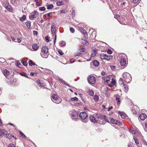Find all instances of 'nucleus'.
I'll use <instances>...</instances> for the list:
<instances>
[{
  "mask_svg": "<svg viewBox=\"0 0 147 147\" xmlns=\"http://www.w3.org/2000/svg\"><path fill=\"white\" fill-rule=\"evenodd\" d=\"M78 100V98L75 97L74 98H71L69 100H66L67 101H68L69 102H70L71 101H77Z\"/></svg>",
  "mask_w": 147,
  "mask_h": 147,
  "instance_id": "nucleus-20",
  "label": "nucleus"
},
{
  "mask_svg": "<svg viewBox=\"0 0 147 147\" xmlns=\"http://www.w3.org/2000/svg\"><path fill=\"white\" fill-rule=\"evenodd\" d=\"M7 132L6 131L3 129H0V136L1 137H2L6 134Z\"/></svg>",
  "mask_w": 147,
  "mask_h": 147,
  "instance_id": "nucleus-10",
  "label": "nucleus"
},
{
  "mask_svg": "<svg viewBox=\"0 0 147 147\" xmlns=\"http://www.w3.org/2000/svg\"><path fill=\"white\" fill-rule=\"evenodd\" d=\"M29 64L30 66H32L35 64V63H33V61L31 60H29Z\"/></svg>",
  "mask_w": 147,
  "mask_h": 147,
  "instance_id": "nucleus-33",
  "label": "nucleus"
},
{
  "mask_svg": "<svg viewBox=\"0 0 147 147\" xmlns=\"http://www.w3.org/2000/svg\"><path fill=\"white\" fill-rule=\"evenodd\" d=\"M48 52V47H42V48L41 52L44 53H47Z\"/></svg>",
  "mask_w": 147,
  "mask_h": 147,
  "instance_id": "nucleus-13",
  "label": "nucleus"
},
{
  "mask_svg": "<svg viewBox=\"0 0 147 147\" xmlns=\"http://www.w3.org/2000/svg\"><path fill=\"white\" fill-rule=\"evenodd\" d=\"M121 56L123 57V58H121L120 60V64L121 66H124L126 64V61L125 60L126 56L124 54H121Z\"/></svg>",
  "mask_w": 147,
  "mask_h": 147,
  "instance_id": "nucleus-4",
  "label": "nucleus"
},
{
  "mask_svg": "<svg viewBox=\"0 0 147 147\" xmlns=\"http://www.w3.org/2000/svg\"><path fill=\"white\" fill-rule=\"evenodd\" d=\"M110 121L111 123L113 124H116L117 125H119L120 124V122L119 121L115 120L113 119H111Z\"/></svg>",
  "mask_w": 147,
  "mask_h": 147,
  "instance_id": "nucleus-11",
  "label": "nucleus"
},
{
  "mask_svg": "<svg viewBox=\"0 0 147 147\" xmlns=\"http://www.w3.org/2000/svg\"><path fill=\"white\" fill-rule=\"evenodd\" d=\"M112 108H113V107H109L108 109V111H110V110L112 109Z\"/></svg>",
  "mask_w": 147,
  "mask_h": 147,
  "instance_id": "nucleus-64",
  "label": "nucleus"
},
{
  "mask_svg": "<svg viewBox=\"0 0 147 147\" xmlns=\"http://www.w3.org/2000/svg\"><path fill=\"white\" fill-rule=\"evenodd\" d=\"M22 63L25 66H26L28 64L27 62L26 61H23L22 62Z\"/></svg>",
  "mask_w": 147,
  "mask_h": 147,
  "instance_id": "nucleus-48",
  "label": "nucleus"
},
{
  "mask_svg": "<svg viewBox=\"0 0 147 147\" xmlns=\"http://www.w3.org/2000/svg\"><path fill=\"white\" fill-rule=\"evenodd\" d=\"M131 133L132 134H136V133H137V132H136V131H134H134L132 130L131 131Z\"/></svg>",
  "mask_w": 147,
  "mask_h": 147,
  "instance_id": "nucleus-62",
  "label": "nucleus"
},
{
  "mask_svg": "<svg viewBox=\"0 0 147 147\" xmlns=\"http://www.w3.org/2000/svg\"><path fill=\"white\" fill-rule=\"evenodd\" d=\"M36 5L38 6H40L41 5V4L38 1L36 2Z\"/></svg>",
  "mask_w": 147,
  "mask_h": 147,
  "instance_id": "nucleus-50",
  "label": "nucleus"
},
{
  "mask_svg": "<svg viewBox=\"0 0 147 147\" xmlns=\"http://www.w3.org/2000/svg\"><path fill=\"white\" fill-rule=\"evenodd\" d=\"M109 78L108 76L106 77H103V79L104 80V81L105 82H107V81H109V80L108 79V78Z\"/></svg>",
  "mask_w": 147,
  "mask_h": 147,
  "instance_id": "nucleus-37",
  "label": "nucleus"
},
{
  "mask_svg": "<svg viewBox=\"0 0 147 147\" xmlns=\"http://www.w3.org/2000/svg\"><path fill=\"white\" fill-rule=\"evenodd\" d=\"M26 25L28 28L30 29L31 27V22L28 21L26 22Z\"/></svg>",
  "mask_w": 147,
  "mask_h": 147,
  "instance_id": "nucleus-24",
  "label": "nucleus"
},
{
  "mask_svg": "<svg viewBox=\"0 0 147 147\" xmlns=\"http://www.w3.org/2000/svg\"><path fill=\"white\" fill-rule=\"evenodd\" d=\"M8 147H16L13 144H10L9 146Z\"/></svg>",
  "mask_w": 147,
  "mask_h": 147,
  "instance_id": "nucleus-51",
  "label": "nucleus"
},
{
  "mask_svg": "<svg viewBox=\"0 0 147 147\" xmlns=\"http://www.w3.org/2000/svg\"><path fill=\"white\" fill-rule=\"evenodd\" d=\"M82 32L83 34L85 33V32H86V30L84 29H82Z\"/></svg>",
  "mask_w": 147,
  "mask_h": 147,
  "instance_id": "nucleus-59",
  "label": "nucleus"
},
{
  "mask_svg": "<svg viewBox=\"0 0 147 147\" xmlns=\"http://www.w3.org/2000/svg\"><path fill=\"white\" fill-rule=\"evenodd\" d=\"M5 135H6V137L8 139H9L11 137V135L10 134H7V133L6 134H5Z\"/></svg>",
  "mask_w": 147,
  "mask_h": 147,
  "instance_id": "nucleus-41",
  "label": "nucleus"
},
{
  "mask_svg": "<svg viewBox=\"0 0 147 147\" xmlns=\"http://www.w3.org/2000/svg\"><path fill=\"white\" fill-rule=\"evenodd\" d=\"M15 63L16 65V66L19 67H21V64L19 61H16L15 62Z\"/></svg>",
  "mask_w": 147,
  "mask_h": 147,
  "instance_id": "nucleus-26",
  "label": "nucleus"
},
{
  "mask_svg": "<svg viewBox=\"0 0 147 147\" xmlns=\"http://www.w3.org/2000/svg\"><path fill=\"white\" fill-rule=\"evenodd\" d=\"M138 0H133V2L134 3H135L138 2Z\"/></svg>",
  "mask_w": 147,
  "mask_h": 147,
  "instance_id": "nucleus-61",
  "label": "nucleus"
},
{
  "mask_svg": "<svg viewBox=\"0 0 147 147\" xmlns=\"http://www.w3.org/2000/svg\"><path fill=\"white\" fill-rule=\"evenodd\" d=\"M111 67L112 69H114L116 67L115 66H111Z\"/></svg>",
  "mask_w": 147,
  "mask_h": 147,
  "instance_id": "nucleus-63",
  "label": "nucleus"
},
{
  "mask_svg": "<svg viewBox=\"0 0 147 147\" xmlns=\"http://www.w3.org/2000/svg\"><path fill=\"white\" fill-rule=\"evenodd\" d=\"M93 99L95 101L97 102L98 100V96L97 95H94V97Z\"/></svg>",
  "mask_w": 147,
  "mask_h": 147,
  "instance_id": "nucleus-28",
  "label": "nucleus"
},
{
  "mask_svg": "<svg viewBox=\"0 0 147 147\" xmlns=\"http://www.w3.org/2000/svg\"><path fill=\"white\" fill-rule=\"evenodd\" d=\"M79 116L81 119L84 120L82 121L83 122L86 123L87 122V120L86 119L88 115L86 112H83L80 113L79 114Z\"/></svg>",
  "mask_w": 147,
  "mask_h": 147,
  "instance_id": "nucleus-3",
  "label": "nucleus"
},
{
  "mask_svg": "<svg viewBox=\"0 0 147 147\" xmlns=\"http://www.w3.org/2000/svg\"><path fill=\"white\" fill-rule=\"evenodd\" d=\"M70 30L72 33H74L75 32L74 29L72 27L70 28Z\"/></svg>",
  "mask_w": 147,
  "mask_h": 147,
  "instance_id": "nucleus-42",
  "label": "nucleus"
},
{
  "mask_svg": "<svg viewBox=\"0 0 147 147\" xmlns=\"http://www.w3.org/2000/svg\"><path fill=\"white\" fill-rule=\"evenodd\" d=\"M123 87L124 88V91L126 92L128 90V86L126 84H125L123 85Z\"/></svg>",
  "mask_w": 147,
  "mask_h": 147,
  "instance_id": "nucleus-32",
  "label": "nucleus"
},
{
  "mask_svg": "<svg viewBox=\"0 0 147 147\" xmlns=\"http://www.w3.org/2000/svg\"><path fill=\"white\" fill-rule=\"evenodd\" d=\"M119 113L122 118L124 119L125 118L126 114L125 113L119 111Z\"/></svg>",
  "mask_w": 147,
  "mask_h": 147,
  "instance_id": "nucleus-23",
  "label": "nucleus"
},
{
  "mask_svg": "<svg viewBox=\"0 0 147 147\" xmlns=\"http://www.w3.org/2000/svg\"><path fill=\"white\" fill-rule=\"evenodd\" d=\"M70 115L73 120L76 119L78 118V113L75 111L70 112Z\"/></svg>",
  "mask_w": 147,
  "mask_h": 147,
  "instance_id": "nucleus-5",
  "label": "nucleus"
},
{
  "mask_svg": "<svg viewBox=\"0 0 147 147\" xmlns=\"http://www.w3.org/2000/svg\"><path fill=\"white\" fill-rule=\"evenodd\" d=\"M47 53H44L41 52L40 53V55L42 57L46 58L48 57V55L47 54Z\"/></svg>",
  "mask_w": 147,
  "mask_h": 147,
  "instance_id": "nucleus-21",
  "label": "nucleus"
},
{
  "mask_svg": "<svg viewBox=\"0 0 147 147\" xmlns=\"http://www.w3.org/2000/svg\"><path fill=\"white\" fill-rule=\"evenodd\" d=\"M90 121L92 122L96 123L97 122V121L95 117L92 116H90Z\"/></svg>",
  "mask_w": 147,
  "mask_h": 147,
  "instance_id": "nucleus-17",
  "label": "nucleus"
},
{
  "mask_svg": "<svg viewBox=\"0 0 147 147\" xmlns=\"http://www.w3.org/2000/svg\"><path fill=\"white\" fill-rule=\"evenodd\" d=\"M84 36L86 38H88V34H87V33L86 32H85V33H84Z\"/></svg>",
  "mask_w": 147,
  "mask_h": 147,
  "instance_id": "nucleus-58",
  "label": "nucleus"
},
{
  "mask_svg": "<svg viewBox=\"0 0 147 147\" xmlns=\"http://www.w3.org/2000/svg\"><path fill=\"white\" fill-rule=\"evenodd\" d=\"M38 12L36 11H34L32 13V15L30 16V18L32 19L36 18L38 16Z\"/></svg>",
  "mask_w": 147,
  "mask_h": 147,
  "instance_id": "nucleus-7",
  "label": "nucleus"
},
{
  "mask_svg": "<svg viewBox=\"0 0 147 147\" xmlns=\"http://www.w3.org/2000/svg\"><path fill=\"white\" fill-rule=\"evenodd\" d=\"M47 7V9H52L53 7V5L52 4H49L46 5Z\"/></svg>",
  "mask_w": 147,
  "mask_h": 147,
  "instance_id": "nucleus-25",
  "label": "nucleus"
},
{
  "mask_svg": "<svg viewBox=\"0 0 147 147\" xmlns=\"http://www.w3.org/2000/svg\"><path fill=\"white\" fill-rule=\"evenodd\" d=\"M49 38L48 37H47V36L45 37V39L46 40V41L47 42H48L49 41Z\"/></svg>",
  "mask_w": 147,
  "mask_h": 147,
  "instance_id": "nucleus-54",
  "label": "nucleus"
},
{
  "mask_svg": "<svg viewBox=\"0 0 147 147\" xmlns=\"http://www.w3.org/2000/svg\"><path fill=\"white\" fill-rule=\"evenodd\" d=\"M113 58V56L111 55H108V57L106 58L105 60L109 61V60Z\"/></svg>",
  "mask_w": 147,
  "mask_h": 147,
  "instance_id": "nucleus-29",
  "label": "nucleus"
},
{
  "mask_svg": "<svg viewBox=\"0 0 147 147\" xmlns=\"http://www.w3.org/2000/svg\"><path fill=\"white\" fill-rule=\"evenodd\" d=\"M89 95L91 96H93L94 95V93L93 91L92 90H89Z\"/></svg>",
  "mask_w": 147,
  "mask_h": 147,
  "instance_id": "nucleus-36",
  "label": "nucleus"
},
{
  "mask_svg": "<svg viewBox=\"0 0 147 147\" xmlns=\"http://www.w3.org/2000/svg\"><path fill=\"white\" fill-rule=\"evenodd\" d=\"M4 7L8 11H11L12 9L11 6L9 5V3H6L4 5Z\"/></svg>",
  "mask_w": 147,
  "mask_h": 147,
  "instance_id": "nucleus-8",
  "label": "nucleus"
},
{
  "mask_svg": "<svg viewBox=\"0 0 147 147\" xmlns=\"http://www.w3.org/2000/svg\"><path fill=\"white\" fill-rule=\"evenodd\" d=\"M88 81L90 84H93L96 81V78L93 76H90L88 78Z\"/></svg>",
  "mask_w": 147,
  "mask_h": 147,
  "instance_id": "nucleus-6",
  "label": "nucleus"
},
{
  "mask_svg": "<svg viewBox=\"0 0 147 147\" xmlns=\"http://www.w3.org/2000/svg\"><path fill=\"white\" fill-rule=\"evenodd\" d=\"M39 48V46L37 44H35L32 45V48L34 51H36Z\"/></svg>",
  "mask_w": 147,
  "mask_h": 147,
  "instance_id": "nucleus-18",
  "label": "nucleus"
},
{
  "mask_svg": "<svg viewBox=\"0 0 147 147\" xmlns=\"http://www.w3.org/2000/svg\"><path fill=\"white\" fill-rule=\"evenodd\" d=\"M59 80L63 84H64L65 85L68 86L69 87V84H67V83H65L64 81H62L60 79H59Z\"/></svg>",
  "mask_w": 147,
  "mask_h": 147,
  "instance_id": "nucleus-40",
  "label": "nucleus"
},
{
  "mask_svg": "<svg viewBox=\"0 0 147 147\" xmlns=\"http://www.w3.org/2000/svg\"><path fill=\"white\" fill-rule=\"evenodd\" d=\"M39 10L40 11H44L46 10L45 8L44 7H40L39 8Z\"/></svg>",
  "mask_w": 147,
  "mask_h": 147,
  "instance_id": "nucleus-31",
  "label": "nucleus"
},
{
  "mask_svg": "<svg viewBox=\"0 0 147 147\" xmlns=\"http://www.w3.org/2000/svg\"><path fill=\"white\" fill-rule=\"evenodd\" d=\"M81 55V53L79 52L77 53V54H75V55L76 56H78Z\"/></svg>",
  "mask_w": 147,
  "mask_h": 147,
  "instance_id": "nucleus-60",
  "label": "nucleus"
},
{
  "mask_svg": "<svg viewBox=\"0 0 147 147\" xmlns=\"http://www.w3.org/2000/svg\"><path fill=\"white\" fill-rule=\"evenodd\" d=\"M133 138L134 139V140L135 141V142L137 144H139V142L138 139L135 137H134Z\"/></svg>",
  "mask_w": 147,
  "mask_h": 147,
  "instance_id": "nucleus-39",
  "label": "nucleus"
},
{
  "mask_svg": "<svg viewBox=\"0 0 147 147\" xmlns=\"http://www.w3.org/2000/svg\"><path fill=\"white\" fill-rule=\"evenodd\" d=\"M123 76L124 82L127 83H129L131 82V78L130 75L127 72H124L123 74Z\"/></svg>",
  "mask_w": 147,
  "mask_h": 147,
  "instance_id": "nucleus-1",
  "label": "nucleus"
},
{
  "mask_svg": "<svg viewBox=\"0 0 147 147\" xmlns=\"http://www.w3.org/2000/svg\"><path fill=\"white\" fill-rule=\"evenodd\" d=\"M58 52L59 54L60 55H63V52L61 51V50H59Z\"/></svg>",
  "mask_w": 147,
  "mask_h": 147,
  "instance_id": "nucleus-43",
  "label": "nucleus"
},
{
  "mask_svg": "<svg viewBox=\"0 0 147 147\" xmlns=\"http://www.w3.org/2000/svg\"><path fill=\"white\" fill-rule=\"evenodd\" d=\"M52 16V13H51V12H50L49 13H48L45 14L44 15V16H45V17L47 18H48L50 17H51Z\"/></svg>",
  "mask_w": 147,
  "mask_h": 147,
  "instance_id": "nucleus-22",
  "label": "nucleus"
},
{
  "mask_svg": "<svg viewBox=\"0 0 147 147\" xmlns=\"http://www.w3.org/2000/svg\"><path fill=\"white\" fill-rule=\"evenodd\" d=\"M96 55L95 53H92L91 54V57H94Z\"/></svg>",
  "mask_w": 147,
  "mask_h": 147,
  "instance_id": "nucleus-57",
  "label": "nucleus"
},
{
  "mask_svg": "<svg viewBox=\"0 0 147 147\" xmlns=\"http://www.w3.org/2000/svg\"><path fill=\"white\" fill-rule=\"evenodd\" d=\"M72 17H74L75 16V11L74 10H73L72 12Z\"/></svg>",
  "mask_w": 147,
  "mask_h": 147,
  "instance_id": "nucleus-52",
  "label": "nucleus"
},
{
  "mask_svg": "<svg viewBox=\"0 0 147 147\" xmlns=\"http://www.w3.org/2000/svg\"><path fill=\"white\" fill-rule=\"evenodd\" d=\"M105 54H101L100 55L101 59H105Z\"/></svg>",
  "mask_w": 147,
  "mask_h": 147,
  "instance_id": "nucleus-35",
  "label": "nucleus"
},
{
  "mask_svg": "<svg viewBox=\"0 0 147 147\" xmlns=\"http://www.w3.org/2000/svg\"><path fill=\"white\" fill-rule=\"evenodd\" d=\"M51 100L53 102L57 104L60 103L61 101V99L59 98V96L55 94H53V95Z\"/></svg>",
  "mask_w": 147,
  "mask_h": 147,
  "instance_id": "nucleus-2",
  "label": "nucleus"
},
{
  "mask_svg": "<svg viewBox=\"0 0 147 147\" xmlns=\"http://www.w3.org/2000/svg\"><path fill=\"white\" fill-rule=\"evenodd\" d=\"M20 75L22 76H23L24 77H25L26 78H28V75L25 73H20Z\"/></svg>",
  "mask_w": 147,
  "mask_h": 147,
  "instance_id": "nucleus-34",
  "label": "nucleus"
},
{
  "mask_svg": "<svg viewBox=\"0 0 147 147\" xmlns=\"http://www.w3.org/2000/svg\"><path fill=\"white\" fill-rule=\"evenodd\" d=\"M142 142L144 144L147 145V143L146 142V141L145 140H144V139H142Z\"/></svg>",
  "mask_w": 147,
  "mask_h": 147,
  "instance_id": "nucleus-49",
  "label": "nucleus"
},
{
  "mask_svg": "<svg viewBox=\"0 0 147 147\" xmlns=\"http://www.w3.org/2000/svg\"><path fill=\"white\" fill-rule=\"evenodd\" d=\"M33 34L34 35H37L38 34L37 32L36 31H34Z\"/></svg>",
  "mask_w": 147,
  "mask_h": 147,
  "instance_id": "nucleus-56",
  "label": "nucleus"
},
{
  "mask_svg": "<svg viewBox=\"0 0 147 147\" xmlns=\"http://www.w3.org/2000/svg\"><path fill=\"white\" fill-rule=\"evenodd\" d=\"M96 117L97 118L101 120L103 119L104 117H105V115H102L101 114H97Z\"/></svg>",
  "mask_w": 147,
  "mask_h": 147,
  "instance_id": "nucleus-14",
  "label": "nucleus"
},
{
  "mask_svg": "<svg viewBox=\"0 0 147 147\" xmlns=\"http://www.w3.org/2000/svg\"><path fill=\"white\" fill-rule=\"evenodd\" d=\"M124 80H123L122 78H120L119 80V83L120 85H122L124 84Z\"/></svg>",
  "mask_w": 147,
  "mask_h": 147,
  "instance_id": "nucleus-30",
  "label": "nucleus"
},
{
  "mask_svg": "<svg viewBox=\"0 0 147 147\" xmlns=\"http://www.w3.org/2000/svg\"><path fill=\"white\" fill-rule=\"evenodd\" d=\"M26 18V16L25 15H24L21 18H20V21L22 22H23L24 20H25Z\"/></svg>",
  "mask_w": 147,
  "mask_h": 147,
  "instance_id": "nucleus-27",
  "label": "nucleus"
},
{
  "mask_svg": "<svg viewBox=\"0 0 147 147\" xmlns=\"http://www.w3.org/2000/svg\"><path fill=\"white\" fill-rule=\"evenodd\" d=\"M93 64L95 66H98L99 64V62L97 60H94L93 61Z\"/></svg>",
  "mask_w": 147,
  "mask_h": 147,
  "instance_id": "nucleus-19",
  "label": "nucleus"
},
{
  "mask_svg": "<svg viewBox=\"0 0 147 147\" xmlns=\"http://www.w3.org/2000/svg\"><path fill=\"white\" fill-rule=\"evenodd\" d=\"M107 53L109 54H111L112 53V52L110 49H109L107 51Z\"/></svg>",
  "mask_w": 147,
  "mask_h": 147,
  "instance_id": "nucleus-53",
  "label": "nucleus"
},
{
  "mask_svg": "<svg viewBox=\"0 0 147 147\" xmlns=\"http://www.w3.org/2000/svg\"><path fill=\"white\" fill-rule=\"evenodd\" d=\"M41 82L42 81H38L37 82L38 83L40 87L42 86V85H41Z\"/></svg>",
  "mask_w": 147,
  "mask_h": 147,
  "instance_id": "nucleus-55",
  "label": "nucleus"
},
{
  "mask_svg": "<svg viewBox=\"0 0 147 147\" xmlns=\"http://www.w3.org/2000/svg\"><path fill=\"white\" fill-rule=\"evenodd\" d=\"M65 45V43L64 41H61L60 43V45L62 47L64 46Z\"/></svg>",
  "mask_w": 147,
  "mask_h": 147,
  "instance_id": "nucleus-38",
  "label": "nucleus"
},
{
  "mask_svg": "<svg viewBox=\"0 0 147 147\" xmlns=\"http://www.w3.org/2000/svg\"><path fill=\"white\" fill-rule=\"evenodd\" d=\"M3 73L4 75L6 77L9 74V71L7 69H5L3 71Z\"/></svg>",
  "mask_w": 147,
  "mask_h": 147,
  "instance_id": "nucleus-15",
  "label": "nucleus"
},
{
  "mask_svg": "<svg viewBox=\"0 0 147 147\" xmlns=\"http://www.w3.org/2000/svg\"><path fill=\"white\" fill-rule=\"evenodd\" d=\"M92 51L94 52V53H95L97 51V50L96 48L94 47L92 48Z\"/></svg>",
  "mask_w": 147,
  "mask_h": 147,
  "instance_id": "nucleus-46",
  "label": "nucleus"
},
{
  "mask_svg": "<svg viewBox=\"0 0 147 147\" xmlns=\"http://www.w3.org/2000/svg\"><path fill=\"white\" fill-rule=\"evenodd\" d=\"M146 115L144 113H142L140 114L139 115V117L140 119L142 120H144L146 118Z\"/></svg>",
  "mask_w": 147,
  "mask_h": 147,
  "instance_id": "nucleus-12",
  "label": "nucleus"
},
{
  "mask_svg": "<svg viewBox=\"0 0 147 147\" xmlns=\"http://www.w3.org/2000/svg\"><path fill=\"white\" fill-rule=\"evenodd\" d=\"M20 134L21 135V136H22L23 137H24V138H25L26 137V136H25V135L22 132L20 131Z\"/></svg>",
  "mask_w": 147,
  "mask_h": 147,
  "instance_id": "nucleus-44",
  "label": "nucleus"
},
{
  "mask_svg": "<svg viewBox=\"0 0 147 147\" xmlns=\"http://www.w3.org/2000/svg\"><path fill=\"white\" fill-rule=\"evenodd\" d=\"M112 81H111V83L113 84V85H114L115 84V80L113 79H112Z\"/></svg>",
  "mask_w": 147,
  "mask_h": 147,
  "instance_id": "nucleus-47",
  "label": "nucleus"
},
{
  "mask_svg": "<svg viewBox=\"0 0 147 147\" xmlns=\"http://www.w3.org/2000/svg\"><path fill=\"white\" fill-rule=\"evenodd\" d=\"M137 108H138L136 106H134L132 109V112L133 114H136L137 113V111L136 110H135V109H136Z\"/></svg>",
  "mask_w": 147,
  "mask_h": 147,
  "instance_id": "nucleus-16",
  "label": "nucleus"
},
{
  "mask_svg": "<svg viewBox=\"0 0 147 147\" xmlns=\"http://www.w3.org/2000/svg\"><path fill=\"white\" fill-rule=\"evenodd\" d=\"M84 40V42H83V43L86 45H88L89 44L88 42L86 40Z\"/></svg>",
  "mask_w": 147,
  "mask_h": 147,
  "instance_id": "nucleus-45",
  "label": "nucleus"
},
{
  "mask_svg": "<svg viewBox=\"0 0 147 147\" xmlns=\"http://www.w3.org/2000/svg\"><path fill=\"white\" fill-rule=\"evenodd\" d=\"M51 31L52 33V35H54L55 34V27L54 23H52L51 27Z\"/></svg>",
  "mask_w": 147,
  "mask_h": 147,
  "instance_id": "nucleus-9",
  "label": "nucleus"
}]
</instances>
